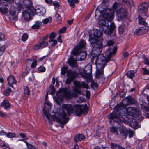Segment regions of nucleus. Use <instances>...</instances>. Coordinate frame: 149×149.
<instances>
[{
  "instance_id": "nucleus-1",
  "label": "nucleus",
  "mask_w": 149,
  "mask_h": 149,
  "mask_svg": "<svg viewBox=\"0 0 149 149\" xmlns=\"http://www.w3.org/2000/svg\"><path fill=\"white\" fill-rule=\"evenodd\" d=\"M90 36L88 40L92 48L91 56L93 61L95 60L97 68L95 77L98 79H101L103 78V69L106 64L110 60L113 55L115 54L117 48L116 47H114L113 52H110L107 55V57L103 54H100L102 49V44L101 42L97 40L96 38L93 39V36Z\"/></svg>"
},
{
  "instance_id": "nucleus-2",
  "label": "nucleus",
  "mask_w": 149,
  "mask_h": 149,
  "mask_svg": "<svg viewBox=\"0 0 149 149\" xmlns=\"http://www.w3.org/2000/svg\"><path fill=\"white\" fill-rule=\"evenodd\" d=\"M135 111V108L130 107L125 109L122 104H119L115 107L112 113L108 116V118L110 119V123L116 122L120 125L124 121L126 116H130L134 118Z\"/></svg>"
},
{
  "instance_id": "nucleus-3",
  "label": "nucleus",
  "mask_w": 149,
  "mask_h": 149,
  "mask_svg": "<svg viewBox=\"0 0 149 149\" xmlns=\"http://www.w3.org/2000/svg\"><path fill=\"white\" fill-rule=\"evenodd\" d=\"M62 107L67 111L68 115L71 113L80 116L82 114H86L88 112V107L86 104H76L72 107L71 104H63Z\"/></svg>"
},
{
  "instance_id": "nucleus-4",
  "label": "nucleus",
  "mask_w": 149,
  "mask_h": 149,
  "mask_svg": "<svg viewBox=\"0 0 149 149\" xmlns=\"http://www.w3.org/2000/svg\"><path fill=\"white\" fill-rule=\"evenodd\" d=\"M43 111L45 116L47 118L48 121L50 122L51 116L49 112V110L48 109L46 110L44 108L43 109ZM57 115L59 117L56 115H53L52 117L53 118L54 121L57 122L61 124V127L63 128L64 127L63 125L66 124L68 122L69 118L66 117V113L63 110H61L60 112H58Z\"/></svg>"
},
{
  "instance_id": "nucleus-5",
  "label": "nucleus",
  "mask_w": 149,
  "mask_h": 149,
  "mask_svg": "<svg viewBox=\"0 0 149 149\" xmlns=\"http://www.w3.org/2000/svg\"><path fill=\"white\" fill-rule=\"evenodd\" d=\"M75 58L71 56L68 60L69 65L72 68L76 67L77 66V61H82L85 60L87 54L85 52L81 51L79 50L77 54H74Z\"/></svg>"
},
{
  "instance_id": "nucleus-6",
  "label": "nucleus",
  "mask_w": 149,
  "mask_h": 149,
  "mask_svg": "<svg viewBox=\"0 0 149 149\" xmlns=\"http://www.w3.org/2000/svg\"><path fill=\"white\" fill-rule=\"evenodd\" d=\"M98 24L99 27H101L104 33L107 35H110L116 27L113 22L111 23L109 26L106 21L103 20H100L98 22Z\"/></svg>"
},
{
  "instance_id": "nucleus-7",
  "label": "nucleus",
  "mask_w": 149,
  "mask_h": 149,
  "mask_svg": "<svg viewBox=\"0 0 149 149\" xmlns=\"http://www.w3.org/2000/svg\"><path fill=\"white\" fill-rule=\"evenodd\" d=\"M67 67H63L61 69V73L63 75H65L67 73L68 78L65 81V83L69 84L77 77V74L75 71H73L71 70H67Z\"/></svg>"
},
{
  "instance_id": "nucleus-8",
  "label": "nucleus",
  "mask_w": 149,
  "mask_h": 149,
  "mask_svg": "<svg viewBox=\"0 0 149 149\" xmlns=\"http://www.w3.org/2000/svg\"><path fill=\"white\" fill-rule=\"evenodd\" d=\"M119 6V4L117 2H115L112 7L113 9H106L105 13L103 15V17L108 22H111L113 19V14L115 10Z\"/></svg>"
},
{
  "instance_id": "nucleus-9",
  "label": "nucleus",
  "mask_w": 149,
  "mask_h": 149,
  "mask_svg": "<svg viewBox=\"0 0 149 149\" xmlns=\"http://www.w3.org/2000/svg\"><path fill=\"white\" fill-rule=\"evenodd\" d=\"M56 95L61 100H62L64 97L67 99H70L72 97L70 90L67 88L61 89L58 91Z\"/></svg>"
},
{
  "instance_id": "nucleus-10",
  "label": "nucleus",
  "mask_w": 149,
  "mask_h": 149,
  "mask_svg": "<svg viewBox=\"0 0 149 149\" xmlns=\"http://www.w3.org/2000/svg\"><path fill=\"white\" fill-rule=\"evenodd\" d=\"M91 66L88 65L85 67L84 71L80 72L79 74L82 77L85 79L87 82H90L91 79Z\"/></svg>"
},
{
  "instance_id": "nucleus-11",
  "label": "nucleus",
  "mask_w": 149,
  "mask_h": 149,
  "mask_svg": "<svg viewBox=\"0 0 149 149\" xmlns=\"http://www.w3.org/2000/svg\"><path fill=\"white\" fill-rule=\"evenodd\" d=\"M74 84L75 87L74 88L73 91L75 93L79 94H81L82 92L80 89L82 88L88 89L89 87L88 85L85 82H80L77 81H74Z\"/></svg>"
},
{
  "instance_id": "nucleus-12",
  "label": "nucleus",
  "mask_w": 149,
  "mask_h": 149,
  "mask_svg": "<svg viewBox=\"0 0 149 149\" xmlns=\"http://www.w3.org/2000/svg\"><path fill=\"white\" fill-rule=\"evenodd\" d=\"M149 5L144 2L139 4L138 6V11L140 15L145 16L147 13Z\"/></svg>"
},
{
  "instance_id": "nucleus-13",
  "label": "nucleus",
  "mask_w": 149,
  "mask_h": 149,
  "mask_svg": "<svg viewBox=\"0 0 149 149\" xmlns=\"http://www.w3.org/2000/svg\"><path fill=\"white\" fill-rule=\"evenodd\" d=\"M86 42L83 40H81L78 46H76L71 52L72 54H77L79 50H81V48H84L86 46Z\"/></svg>"
},
{
  "instance_id": "nucleus-14",
  "label": "nucleus",
  "mask_w": 149,
  "mask_h": 149,
  "mask_svg": "<svg viewBox=\"0 0 149 149\" xmlns=\"http://www.w3.org/2000/svg\"><path fill=\"white\" fill-rule=\"evenodd\" d=\"M34 10L27 9L22 12L23 16L25 21H28L31 19L32 16L34 15Z\"/></svg>"
},
{
  "instance_id": "nucleus-15",
  "label": "nucleus",
  "mask_w": 149,
  "mask_h": 149,
  "mask_svg": "<svg viewBox=\"0 0 149 149\" xmlns=\"http://www.w3.org/2000/svg\"><path fill=\"white\" fill-rule=\"evenodd\" d=\"M128 10L127 8H121L116 11L117 16L121 18H124L126 17L128 14Z\"/></svg>"
},
{
  "instance_id": "nucleus-16",
  "label": "nucleus",
  "mask_w": 149,
  "mask_h": 149,
  "mask_svg": "<svg viewBox=\"0 0 149 149\" xmlns=\"http://www.w3.org/2000/svg\"><path fill=\"white\" fill-rule=\"evenodd\" d=\"M32 10H34V15L36 13L39 16H43L45 13V9L42 7L39 6H36L35 9L34 8H32Z\"/></svg>"
},
{
  "instance_id": "nucleus-17",
  "label": "nucleus",
  "mask_w": 149,
  "mask_h": 149,
  "mask_svg": "<svg viewBox=\"0 0 149 149\" xmlns=\"http://www.w3.org/2000/svg\"><path fill=\"white\" fill-rule=\"evenodd\" d=\"M148 26H144L140 27L136 29L134 31L135 34L141 35L142 34H145L148 31Z\"/></svg>"
},
{
  "instance_id": "nucleus-18",
  "label": "nucleus",
  "mask_w": 149,
  "mask_h": 149,
  "mask_svg": "<svg viewBox=\"0 0 149 149\" xmlns=\"http://www.w3.org/2000/svg\"><path fill=\"white\" fill-rule=\"evenodd\" d=\"M136 102V100L132 97H129L125 98L122 102V105L127 106L130 104L135 103Z\"/></svg>"
},
{
  "instance_id": "nucleus-19",
  "label": "nucleus",
  "mask_w": 149,
  "mask_h": 149,
  "mask_svg": "<svg viewBox=\"0 0 149 149\" xmlns=\"http://www.w3.org/2000/svg\"><path fill=\"white\" fill-rule=\"evenodd\" d=\"M7 80L8 85L13 88V85L14 84L16 85L17 84V81L15 79V77L12 75H10L8 77Z\"/></svg>"
},
{
  "instance_id": "nucleus-20",
  "label": "nucleus",
  "mask_w": 149,
  "mask_h": 149,
  "mask_svg": "<svg viewBox=\"0 0 149 149\" xmlns=\"http://www.w3.org/2000/svg\"><path fill=\"white\" fill-rule=\"evenodd\" d=\"M110 131L111 132L116 133L117 135L121 134L124 136V138L126 137V133L120 130H117L116 127L112 126L110 128Z\"/></svg>"
},
{
  "instance_id": "nucleus-21",
  "label": "nucleus",
  "mask_w": 149,
  "mask_h": 149,
  "mask_svg": "<svg viewBox=\"0 0 149 149\" xmlns=\"http://www.w3.org/2000/svg\"><path fill=\"white\" fill-rule=\"evenodd\" d=\"M102 34V33L101 30L98 29H95L94 30V34H91L89 35V38H90V36L93 35V38H96L97 40H98V38L101 36Z\"/></svg>"
},
{
  "instance_id": "nucleus-22",
  "label": "nucleus",
  "mask_w": 149,
  "mask_h": 149,
  "mask_svg": "<svg viewBox=\"0 0 149 149\" xmlns=\"http://www.w3.org/2000/svg\"><path fill=\"white\" fill-rule=\"evenodd\" d=\"M24 4L27 9H29L30 10H32V8H33L32 6V2L30 0H24Z\"/></svg>"
},
{
  "instance_id": "nucleus-23",
  "label": "nucleus",
  "mask_w": 149,
  "mask_h": 149,
  "mask_svg": "<svg viewBox=\"0 0 149 149\" xmlns=\"http://www.w3.org/2000/svg\"><path fill=\"white\" fill-rule=\"evenodd\" d=\"M9 17V19L10 20H17V17L16 15L15 11L10 10Z\"/></svg>"
},
{
  "instance_id": "nucleus-24",
  "label": "nucleus",
  "mask_w": 149,
  "mask_h": 149,
  "mask_svg": "<svg viewBox=\"0 0 149 149\" xmlns=\"http://www.w3.org/2000/svg\"><path fill=\"white\" fill-rule=\"evenodd\" d=\"M122 3L124 5H127L129 7L134 6L133 0H122Z\"/></svg>"
},
{
  "instance_id": "nucleus-25",
  "label": "nucleus",
  "mask_w": 149,
  "mask_h": 149,
  "mask_svg": "<svg viewBox=\"0 0 149 149\" xmlns=\"http://www.w3.org/2000/svg\"><path fill=\"white\" fill-rule=\"evenodd\" d=\"M1 106L4 107L5 109L9 108L10 105L9 101L5 99L3 100L1 104Z\"/></svg>"
},
{
  "instance_id": "nucleus-26",
  "label": "nucleus",
  "mask_w": 149,
  "mask_h": 149,
  "mask_svg": "<svg viewBox=\"0 0 149 149\" xmlns=\"http://www.w3.org/2000/svg\"><path fill=\"white\" fill-rule=\"evenodd\" d=\"M85 136L82 134H77L75 137L74 140L76 141H80L85 139Z\"/></svg>"
},
{
  "instance_id": "nucleus-27",
  "label": "nucleus",
  "mask_w": 149,
  "mask_h": 149,
  "mask_svg": "<svg viewBox=\"0 0 149 149\" xmlns=\"http://www.w3.org/2000/svg\"><path fill=\"white\" fill-rule=\"evenodd\" d=\"M30 91L29 88L26 86H25L24 88V97L25 99L27 98L29 95Z\"/></svg>"
},
{
  "instance_id": "nucleus-28",
  "label": "nucleus",
  "mask_w": 149,
  "mask_h": 149,
  "mask_svg": "<svg viewBox=\"0 0 149 149\" xmlns=\"http://www.w3.org/2000/svg\"><path fill=\"white\" fill-rule=\"evenodd\" d=\"M42 24V22L41 21H36L35 22V24L32 26V28L33 29H38Z\"/></svg>"
},
{
  "instance_id": "nucleus-29",
  "label": "nucleus",
  "mask_w": 149,
  "mask_h": 149,
  "mask_svg": "<svg viewBox=\"0 0 149 149\" xmlns=\"http://www.w3.org/2000/svg\"><path fill=\"white\" fill-rule=\"evenodd\" d=\"M70 6L72 8L75 7V3H78L79 2L78 0H67Z\"/></svg>"
},
{
  "instance_id": "nucleus-30",
  "label": "nucleus",
  "mask_w": 149,
  "mask_h": 149,
  "mask_svg": "<svg viewBox=\"0 0 149 149\" xmlns=\"http://www.w3.org/2000/svg\"><path fill=\"white\" fill-rule=\"evenodd\" d=\"M126 74L128 78L132 79L134 77L135 73L133 70H130L128 71Z\"/></svg>"
},
{
  "instance_id": "nucleus-31",
  "label": "nucleus",
  "mask_w": 149,
  "mask_h": 149,
  "mask_svg": "<svg viewBox=\"0 0 149 149\" xmlns=\"http://www.w3.org/2000/svg\"><path fill=\"white\" fill-rule=\"evenodd\" d=\"M8 9L6 7H0V12L3 14L5 15L8 12Z\"/></svg>"
},
{
  "instance_id": "nucleus-32",
  "label": "nucleus",
  "mask_w": 149,
  "mask_h": 149,
  "mask_svg": "<svg viewBox=\"0 0 149 149\" xmlns=\"http://www.w3.org/2000/svg\"><path fill=\"white\" fill-rule=\"evenodd\" d=\"M110 147L112 149H120L121 146L119 145L113 143H111Z\"/></svg>"
},
{
  "instance_id": "nucleus-33",
  "label": "nucleus",
  "mask_w": 149,
  "mask_h": 149,
  "mask_svg": "<svg viewBox=\"0 0 149 149\" xmlns=\"http://www.w3.org/2000/svg\"><path fill=\"white\" fill-rule=\"evenodd\" d=\"M138 19L140 24L141 25H145L147 24V23L143 18L139 15L138 17Z\"/></svg>"
},
{
  "instance_id": "nucleus-34",
  "label": "nucleus",
  "mask_w": 149,
  "mask_h": 149,
  "mask_svg": "<svg viewBox=\"0 0 149 149\" xmlns=\"http://www.w3.org/2000/svg\"><path fill=\"white\" fill-rule=\"evenodd\" d=\"M11 91V89L9 88H7L4 91L3 94L5 96H8L9 95L10 92Z\"/></svg>"
},
{
  "instance_id": "nucleus-35",
  "label": "nucleus",
  "mask_w": 149,
  "mask_h": 149,
  "mask_svg": "<svg viewBox=\"0 0 149 149\" xmlns=\"http://www.w3.org/2000/svg\"><path fill=\"white\" fill-rule=\"evenodd\" d=\"M39 43L41 49L47 47L48 45V43L45 41H41Z\"/></svg>"
},
{
  "instance_id": "nucleus-36",
  "label": "nucleus",
  "mask_w": 149,
  "mask_h": 149,
  "mask_svg": "<svg viewBox=\"0 0 149 149\" xmlns=\"http://www.w3.org/2000/svg\"><path fill=\"white\" fill-rule=\"evenodd\" d=\"M141 111L139 109L135 108V111L134 112V117L137 118L138 116H141Z\"/></svg>"
},
{
  "instance_id": "nucleus-37",
  "label": "nucleus",
  "mask_w": 149,
  "mask_h": 149,
  "mask_svg": "<svg viewBox=\"0 0 149 149\" xmlns=\"http://www.w3.org/2000/svg\"><path fill=\"white\" fill-rule=\"evenodd\" d=\"M5 135H6L8 138H12L15 137L16 134L13 133L9 132L7 133H5Z\"/></svg>"
},
{
  "instance_id": "nucleus-38",
  "label": "nucleus",
  "mask_w": 149,
  "mask_h": 149,
  "mask_svg": "<svg viewBox=\"0 0 149 149\" xmlns=\"http://www.w3.org/2000/svg\"><path fill=\"white\" fill-rule=\"evenodd\" d=\"M124 25L122 24L120 25L119 28V31L120 33L122 34L124 31Z\"/></svg>"
},
{
  "instance_id": "nucleus-39",
  "label": "nucleus",
  "mask_w": 149,
  "mask_h": 149,
  "mask_svg": "<svg viewBox=\"0 0 149 149\" xmlns=\"http://www.w3.org/2000/svg\"><path fill=\"white\" fill-rule=\"evenodd\" d=\"M141 108L142 109L144 110L145 111H147L148 110H149V107H148V106L145 105L144 104H140Z\"/></svg>"
},
{
  "instance_id": "nucleus-40",
  "label": "nucleus",
  "mask_w": 149,
  "mask_h": 149,
  "mask_svg": "<svg viewBox=\"0 0 149 149\" xmlns=\"http://www.w3.org/2000/svg\"><path fill=\"white\" fill-rule=\"evenodd\" d=\"M33 48L35 50L41 49L39 42L35 45L33 46Z\"/></svg>"
},
{
  "instance_id": "nucleus-41",
  "label": "nucleus",
  "mask_w": 149,
  "mask_h": 149,
  "mask_svg": "<svg viewBox=\"0 0 149 149\" xmlns=\"http://www.w3.org/2000/svg\"><path fill=\"white\" fill-rule=\"evenodd\" d=\"M28 37V36L27 34L24 33L22 36V40L24 42L26 41Z\"/></svg>"
},
{
  "instance_id": "nucleus-42",
  "label": "nucleus",
  "mask_w": 149,
  "mask_h": 149,
  "mask_svg": "<svg viewBox=\"0 0 149 149\" xmlns=\"http://www.w3.org/2000/svg\"><path fill=\"white\" fill-rule=\"evenodd\" d=\"M125 133H126V135H127V133H128L129 134V137L130 138L132 137L134 135V131H131V130H129L127 131V132L125 133V132H124Z\"/></svg>"
},
{
  "instance_id": "nucleus-43",
  "label": "nucleus",
  "mask_w": 149,
  "mask_h": 149,
  "mask_svg": "<svg viewBox=\"0 0 149 149\" xmlns=\"http://www.w3.org/2000/svg\"><path fill=\"white\" fill-rule=\"evenodd\" d=\"M131 126L134 128L136 129L138 128V123L136 121L134 122H132L131 124Z\"/></svg>"
},
{
  "instance_id": "nucleus-44",
  "label": "nucleus",
  "mask_w": 149,
  "mask_h": 149,
  "mask_svg": "<svg viewBox=\"0 0 149 149\" xmlns=\"http://www.w3.org/2000/svg\"><path fill=\"white\" fill-rule=\"evenodd\" d=\"M5 48L6 47L5 45H3L0 47V56L3 53Z\"/></svg>"
},
{
  "instance_id": "nucleus-45",
  "label": "nucleus",
  "mask_w": 149,
  "mask_h": 149,
  "mask_svg": "<svg viewBox=\"0 0 149 149\" xmlns=\"http://www.w3.org/2000/svg\"><path fill=\"white\" fill-rule=\"evenodd\" d=\"M50 44L52 46H54L57 43V41L56 40L51 39L49 41Z\"/></svg>"
},
{
  "instance_id": "nucleus-46",
  "label": "nucleus",
  "mask_w": 149,
  "mask_h": 149,
  "mask_svg": "<svg viewBox=\"0 0 149 149\" xmlns=\"http://www.w3.org/2000/svg\"><path fill=\"white\" fill-rule=\"evenodd\" d=\"M25 143H26V145L27 146V147L29 149H35L34 148L33 146L30 144L27 141H25Z\"/></svg>"
},
{
  "instance_id": "nucleus-47",
  "label": "nucleus",
  "mask_w": 149,
  "mask_h": 149,
  "mask_svg": "<svg viewBox=\"0 0 149 149\" xmlns=\"http://www.w3.org/2000/svg\"><path fill=\"white\" fill-rule=\"evenodd\" d=\"M38 70L40 72H44L45 71V68L43 66H41L38 68Z\"/></svg>"
},
{
  "instance_id": "nucleus-48",
  "label": "nucleus",
  "mask_w": 149,
  "mask_h": 149,
  "mask_svg": "<svg viewBox=\"0 0 149 149\" xmlns=\"http://www.w3.org/2000/svg\"><path fill=\"white\" fill-rule=\"evenodd\" d=\"M51 19L52 18L50 17L49 18H46L42 20V22L43 24H47L49 22L50 20H51Z\"/></svg>"
},
{
  "instance_id": "nucleus-49",
  "label": "nucleus",
  "mask_w": 149,
  "mask_h": 149,
  "mask_svg": "<svg viewBox=\"0 0 149 149\" xmlns=\"http://www.w3.org/2000/svg\"><path fill=\"white\" fill-rule=\"evenodd\" d=\"M56 34L55 32H52L50 35L49 38L50 40L53 39L55 38Z\"/></svg>"
},
{
  "instance_id": "nucleus-50",
  "label": "nucleus",
  "mask_w": 149,
  "mask_h": 149,
  "mask_svg": "<svg viewBox=\"0 0 149 149\" xmlns=\"http://www.w3.org/2000/svg\"><path fill=\"white\" fill-rule=\"evenodd\" d=\"M5 39L4 35L2 33L0 32V41H2Z\"/></svg>"
},
{
  "instance_id": "nucleus-51",
  "label": "nucleus",
  "mask_w": 149,
  "mask_h": 149,
  "mask_svg": "<svg viewBox=\"0 0 149 149\" xmlns=\"http://www.w3.org/2000/svg\"><path fill=\"white\" fill-rule=\"evenodd\" d=\"M142 69L143 70V73L144 74L149 75V71L147 69L145 68H143Z\"/></svg>"
},
{
  "instance_id": "nucleus-52",
  "label": "nucleus",
  "mask_w": 149,
  "mask_h": 149,
  "mask_svg": "<svg viewBox=\"0 0 149 149\" xmlns=\"http://www.w3.org/2000/svg\"><path fill=\"white\" fill-rule=\"evenodd\" d=\"M66 27H64L62 28L59 31V33H64L66 29Z\"/></svg>"
},
{
  "instance_id": "nucleus-53",
  "label": "nucleus",
  "mask_w": 149,
  "mask_h": 149,
  "mask_svg": "<svg viewBox=\"0 0 149 149\" xmlns=\"http://www.w3.org/2000/svg\"><path fill=\"white\" fill-rule=\"evenodd\" d=\"M50 88H51V93L52 95H54L55 93V88L53 86H52L50 87Z\"/></svg>"
},
{
  "instance_id": "nucleus-54",
  "label": "nucleus",
  "mask_w": 149,
  "mask_h": 149,
  "mask_svg": "<svg viewBox=\"0 0 149 149\" xmlns=\"http://www.w3.org/2000/svg\"><path fill=\"white\" fill-rule=\"evenodd\" d=\"M0 116L3 118H6L7 116L5 113L0 111Z\"/></svg>"
},
{
  "instance_id": "nucleus-55",
  "label": "nucleus",
  "mask_w": 149,
  "mask_h": 149,
  "mask_svg": "<svg viewBox=\"0 0 149 149\" xmlns=\"http://www.w3.org/2000/svg\"><path fill=\"white\" fill-rule=\"evenodd\" d=\"M37 65V61H34L31 65V67L32 68H34Z\"/></svg>"
},
{
  "instance_id": "nucleus-56",
  "label": "nucleus",
  "mask_w": 149,
  "mask_h": 149,
  "mask_svg": "<svg viewBox=\"0 0 149 149\" xmlns=\"http://www.w3.org/2000/svg\"><path fill=\"white\" fill-rule=\"evenodd\" d=\"M53 5L55 7H58L59 6V3L56 1H54L53 2Z\"/></svg>"
},
{
  "instance_id": "nucleus-57",
  "label": "nucleus",
  "mask_w": 149,
  "mask_h": 149,
  "mask_svg": "<svg viewBox=\"0 0 149 149\" xmlns=\"http://www.w3.org/2000/svg\"><path fill=\"white\" fill-rule=\"evenodd\" d=\"M86 96L87 98H89L90 95V93L89 91L88 90H86Z\"/></svg>"
},
{
  "instance_id": "nucleus-58",
  "label": "nucleus",
  "mask_w": 149,
  "mask_h": 149,
  "mask_svg": "<svg viewBox=\"0 0 149 149\" xmlns=\"http://www.w3.org/2000/svg\"><path fill=\"white\" fill-rule=\"evenodd\" d=\"M91 85L93 87H94L95 88H97L98 87V85L94 81H92Z\"/></svg>"
},
{
  "instance_id": "nucleus-59",
  "label": "nucleus",
  "mask_w": 149,
  "mask_h": 149,
  "mask_svg": "<svg viewBox=\"0 0 149 149\" xmlns=\"http://www.w3.org/2000/svg\"><path fill=\"white\" fill-rule=\"evenodd\" d=\"M84 102V100L82 97H80L77 100L78 103H81Z\"/></svg>"
},
{
  "instance_id": "nucleus-60",
  "label": "nucleus",
  "mask_w": 149,
  "mask_h": 149,
  "mask_svg": "<svg viewBox=\"0 0 149 149\" xmlns=\"http://www.w3.org/2000/svg\"><path fill=\"white\" fill-rule=\"evenodd\" d=\"M113 42L112 40L108 41L107 42V44L108 46L112 45L113 44Z\"/></svg>"
},
{
  "instance_id": "nucleus-61",
  "label": "nucleus",
  "mask_w": 149,
  "mask_h": 149,
  "mask_svg": "<svg viewBox=\"0 0 149 149\" xmlns=\"http://www.w3.org/2000/svg\"><path fill=\"white\" fill-rule=\"evenodd\" d=\"M55 17L56 18V19L57 20H58V21H60L61 19V17L58 14L56 13L55 14Z\"/></svg>"
},
{
  "instance_id": "nucleus-62",
  "label": "nucleus",
  "mask_w": 149,
  "mask_h": 149,
  "mask_svg": "<svg viewBox=\"0 0 149 149\" xmlns=\"http://www.w3.org/2000/svg\"><path fill=\"white\" fill-rule=\"evenodd\" d=\"M144 61L145 64H147L149 66V61L147 59L145 58L144 60Z\"/></svg>"
},
{
  "instance_id": "nucleus-63",
  "label": "nucleus",
  "mask_w": 149,
  "mask_h": 149,
  "mask_svg": "<svg viewBox=\"0 0 149 149\" xmlns=\"http://www.w3.org/2000/svg\"><path fill=\"white\" fill-rule=\"evenodd\" d=\"M129 55L128 53L127 52L124 54L123 56V58H124L125 57H127Z\"/></svg>"
},
{
  "instance_id": "nucleus-64",
  "label": "nucleus",
  "mask_w": 149,
  "mask_h": 149,
  "mask_svg": "<svg viewBox=\"0 0 149 149\" xmlns=\"http://www.w3.org/2000/svg\"><path fill=\"white\" fill-rule=\"evenodd\" d=\"M45 103L46 105L49 106L50 107H51L52 104L50 103V102H48L47 100H45Z\"/></svg>"
}]
</instances>
